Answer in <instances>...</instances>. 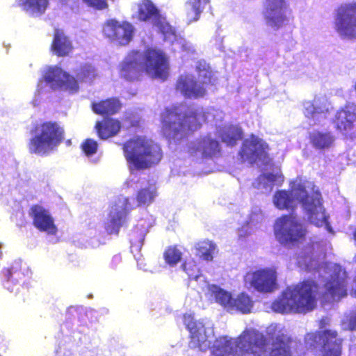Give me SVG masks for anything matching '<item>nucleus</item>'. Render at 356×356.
<instances>
[{"label": "nucleus", "instance_id": "1", "mask_svg": "<svg viewBox=\"0 0 356 356\" xmlns=\"http://www.w3.org/2000/svg\"><path fill=\"white\" fill-rule=\"evenodd\" d=\"M320 285L311 278L304 279L291 287H287L280 297L271 305L274 312L281 314H305L313 311L317 305Z\"/></svg>", "mask_w": 356, "mask_h": 356}, {"label": "nucleus", "instance_id": "2", "mask_svg": "<svg viewBox=\"0 0 356 356\" xmlns=\"http://www.w3.org/2000/svg\"><path fill=\"white\" fill-rule=\"evenodd\" d=\"M266 336L253 328L245 329L234 341L227 336L216 339L212 356H261L267 347Z\"/></svg>", "mask_w": 356, "mask_h": 356}, {"label": "nucleus", "instance_id": "3", "mask_svg": "<svg viewBox=\"0 0 356 356\" xmlns=\"http://www.w3.org/2000/svg\"><path fill=\"white\" fill-rule=\"evenodd\" d=\"M182 104L166 108L161 115V129L168 137H184L198 130L205 120V113L191 108L184 112Z\"/></svg>", "mask_w": 356, "mask_h": 356}, {"label": "nucleus", "instance_id": "4", "mask_svg": "<svg viewBox=\"0 0 356 356\" xmlns=\"http://www.w3.org/2000/svg\"><path fill=\"white\" fill-rule=\"evenodd\" d=\"M31 134L27 145L29 153L47 155L63 142L65 131L57 122L44 121L35 124Z\"/></svg>", "mask_w": 356, "mask_h": 356}, {"label": "nucleus", "instance_id": "5", "mask_svg": "<svg viewBox=\"0 0 356 356\" xmlns=\"http://www.w3.org/2000/svg\"><path fill=\"white\" fill-rule=\"evenodd\" d=\"M143 72L156 77V49L153 47L146 48L143 53L131 51L121 64L120 76L131 82L138 80Z\"/></svg>", "mask_w": 356, "mask_h": 356}, {"label": "nucleus", "instance_id": "6", "mask_svg": "<svg viewBox=\"0 0 356 356\" xmlns=\"http://www.w3.org/2000/svg\"><path fill=\"white\" fill-rule=\"evenodd\" d=\"M196 71L198 79L193 74L184 73L176 81V91L186 99L203 98L207 94V87L214 84L213 73L209 67L200 65L197 66Z\"/></svg>", "mask_w": 356, "mask_h": 356}, {"label": "nucleus", "instance_id": "7", "mask_svg": "<svg viewBox=\"0 0 356 356\" xmlns=\"http://www.w3.org/2000/svg\"><path fill=\"white\" fill-rule=\"evenodd\" d=\"M303 340L306 350L318 356H341L343 339L335 330L308 332Z\"/></svg>", "mask_w": 356, "mask_h": 356}, {"label": "nucleus", "instance_id": "8", "mask_svg": "<svg viewBox=\"0 0 356 356\" xmlns=\"http://www.w3.org/2000/svg\"><path fill=\"white\" fill-rule=\"evenodd\" d=\"M124 157L131 170H143L149 169L154 163L153 146L144 137L136 136L123 144Z\"/></svg>", "mask_w": 356, "mask_h": 356}, {"label": "nucleus", "instance_id": "9", "mask_svg": "<svg viewBox=\"0 0 356 356\" xmlns=\"http://www.w3.org/2000/svg\"><path fill=\"white\" fill-rule=\"evenodd\" d=\"M292 191L297 199L307 210L309 220L316 226L328 223V216L323 207L321 193L318 191H314L311 195L307 194L305 184L300 182L293 186Z\"/></svg>", "mask_w": 356, "mask_h": 356}, {"label": "nucleus", "instance_id": "10", "mask_svg": "<svg viewBox=\"0 0 356 356\" xmlns=\"http://www.w3.org/2000/svg\"><path fill=\"white\" fill-rule=\"evenodd\" d=\"M275 236L285 245H298L305 241L307 230L296 216L285 214L276 220Z\"/></svg>", "mask_w": 356, "mask_h": 356}, {"label": "nucleus", "instance_id": "11", "mask_svg": "<svg viewBox=\"0 0 356 356\" xmlns=\"http://www.w3.org/2000/svg\"><path fill=\"white\" fill-rule=\"evenodd\" d=\"M30 274L29 268L20 260L14 261L9 268H4L1 271V276L6 280L5 287L10 292H15L16 296L20 294L22 297L19 298L23 302L29 297V288L24 284L14 283L13 281L24 280Z\"/></svg>", "mask_w": 356, "mask_h": 356}, {"label": "nucleus", "instance_id": "12", "mask_svg": "<svg viewBox=\"0 0 356 356\" xmlns=\"http://www.w3.org/2000/svg\"><path fill=\"white\" fill-rule=\"evenodd\" d=\"M334 28L342 38L356 39V2L346 3L338 6Z\"/></svg>", "mask_w": 356, "mask_h": 356}, {"label": "nucleus", "instance_id": "13", "mask_svg": "<svg viewBox=\"0 0 356 356\" xmlns=\"http://www.w3.org/2000/svg\"><path fill=\"white\" fill-rule=\"evenodd\" d=\"M134 31V27L131 23L127 21L119 22L114 19L107 20L102 29L106 38L120 45L128 44L133 38Z\"/></svg>", "mask_w": 356, "mask_h": 356}, {"label": "nucleus", "instance_id": "14", "mask_svg": "<svg viewBox=\"0 0 356 356\" xmlns=\"http://www.w3.org/2000/svg\"><path fill=\"white\" fill-rule=\"evenodd\" d=\"M252 287L260 293H272L277 288V273L274 268H259L247 273Z\"/></svg>", "mask_w": 356, "mask_h": 356}, {"label": "nucleus", "instance_id": "15", "mask_svg": "<svg viewBox=\"0 0 356 356\" xmlns=\"http://www.w3.org/2000/svg\"><path fill=\"white\" fill-rule=\"evenodd\" d=\"M269 145L263 139L252 134L243 142L240 150L241 156L251 163L257 161H265L269 159Z\"/></svg>", "mask_w": 356, "mask_h": 356}, {"label": "nucleus", "instance_id": "16", "mask_svg": "<svg viewBox=\"0 0 356 356\" xmlns=\"http://www.w3.org/2000/svg\"><path fill=\"white\" fill-rule=\"evenodd\" d=\"M334 124L336 129L346 138H355L356 137V133L354 131L356 124V104L347 103L338 110L334 119Z\"/></svg>", "mask_w": 356, "mask_h": 356}, {"label": "nucleus", "instance_id": "17", "mask_svg": "<svg viewBox=\"0 0 356 356\" xmlns=\"http://www.w3.org/2000/svg\"><path fill=\"white\" fill-rule=\"evenodd\" d=\"M289 0H265L264 15L270 26L275 29L282 27L288 21L286 12Z\"/></svg>", "mask_w": 356, "mask_h": 356}, {"label": "nucleus", "instance_id": "18", "mask_svg": "<svg viewBox=\"0 0 356 356\" xmlns=\"http://www.w3.org/2000/svg\"><path fill=\"white\" fill-rule=\"evenodd\" d=\"M129 200L124 198L118 200L111 206L108 213V219L105 224L107 234L118 235L121 227L125 223L129 213L127 205Z\"/></svg>", "mask_w": 356, "mask_h": 356}, {"label": "nucleus", "instance_id": "19", "mask_svg": "<svg viewBox=\"0 0 356 356\" xmlns=\"http://www.w3.org/2000/svg\"><path fill=\"white\" fill-rule=\"evenodd\" d=\"M323 297L325 300H340L348 295V282L345 272L339 270L324 284Z\"/></svg>", "mask_w": 356, "mask_h": 356}, {"label": "nucleus", "instance_id": "20", "mask_svg": "<svg viewBox=\"0 0 356 356\" xmlns=\"http://www.w3.org/2000/svg\"><path fill=\"white\" fill-rule=\"evenodd\" d=\"M29 214L33 220V226L40 232H47L51 235H56L58 232L54 219L49 211L40 204L32 205Z\"/></svg>", "mask_w": 356, "mask_h": 356}, {"label": "nucleus", "instance_id": "21", "mask_svg": "<svg viewBox=\"0 0 356 356\" xmlns=\"http://www.w3.org/2000/svg\"><path fill=\"white\" fill-rule=\"evenodd\" d=\"M50 49L58 57L69 56L74 50V46L70 38L63 29L55 28Z\"/></svg>", "mask_w": 356, "mask_h": 356}, {"label": "nucleus", "instance_id": "22", "mask_svg": "<svg viewBox=\"0 0 356 356\" xmlns=\"http://www.w3.org/2000/svg\"><path fill=\"white\" fill-rule=\"evenodd\" d=\"M157 33L164 44L172 46L181 43L184 38L177 33L175 26L170 24L166 17L157 8Z\"/></svg>", "mask_w": 356, "mask_h": 356}, {"label": "nucleus", "instance_id": "23", "mask_svg": "<svg viewBox=\"0 0 356 356\" xmlns=\"http://www.w3.org/2000/svg\"><path fill=\"white\" fill-rule=\"evenodd\" d=\"M183 322L190 332L191 343L193 347H201L206 341L207 335L205 328L200 323L197 322L191 314L183 315Z\"/></svg>", "mask_w": 356, "mask_h": 356}, {"label": "nucleus", "instance_id": "24", "mask_svg": "<svg viewBox=\"0 0 356 356\" xmlns=\"http://www.w3.org/2000/svg\"><path fill=\"white\" fill-rule=\"evenodd\" d=\"M122 124L119 120L113 118H104L97 121L95 129L101 140H107L116 136L121 130Z\"/></svg>", "mask_w": 356, "mask_h": 356}, {"label": "nucleus", "instance_id": "25", "mask_svg": "<svg viewBox=\"0 0 356 356\" xmlns=\"http://www.w3.org/2000/svg\"><path fill=\"white\" fill-rule=\"evenodd\" d=\"M291 337L284 333H278L272 338L271 348L268 356H293Z\"/></svg>", "mask_w": 356, "mask_h": 356}, {"label": "nucleus", "instance_id": "26", "mask_svg": "<svg viewBox=\"0 0 356 356\" xmlns=\"http://www.w3.org/2000/svg\"><path fill=\"white\" fill-rule=\"evenodd\" d=\"M121 108L122 104L118 97H109L91 104L92 111L105 118L117 114Z\"/></svg>", "mask_w": 356, "mask_h": 356}, {"label": "nucleus", "instance_id": "27", "mask_svg": "<svg viewBox=\"0 0 356 356\" xmlns=\"http://www.w3.org/2000/svg\"><path fill=\"white\" fill-rule=\"evenodd\" d=\"M329 102L325 97H315L312 101L305 102L304 115L307 118H315L329 113Z\"/></svg>", "mask_w": 356, "mask_h": 356}, {"label": "nucleus", "instance_id": "28", "mask_svg": "<svg viewBox=\"0 0 356 356\" xmlns=\"http://www.w3.org/2000/svg\"><path fill=\"white\" fill-rule=\"evenodd\" d=\"M222 142L227 146L233 147L243 138V133L241 128L236 125H229L224 127L220 132Z\"/></svg>", "mask_w": 356, "mask_h": 356}, {"label": "nucleus", "instance_id": "29", "mask_svg": "<svg viewBox=\"0 0 356 356\" xmlns=\"http://www.w3.org/2000/svg\"><path fill=\"white\" fill-rule=\"evenodd\" d=\"M209 0H188L185 3V15L188 23L199 19L200 14Z\"/></svg>", "mask_w": 356, "mask_h": 356}, {"label": "nucleus", "instance_id": "30", "mask_svg": "<svg viewBox=\"0 0 356 356\" xmlns=\"http://www.w3.org/2000/svg\"><path fill=\"white\" fill-rule=\"evenodd\" d=\"M309 141L318 149H328L332 147L334 138L330 132L315 131L309 134Z\"/></svg>", "mask_w": 356, "mask_h": 356}, {"label": "nucleus", "instance_id": "31", "mask_svg": "<svg viewBox=\"0 0 356 356\" xmlns=\"http://www.w3.org/2000/svg\"><path fill=\"white\" fill-rule=\"evenodd\" d=\"M273 203L280 210L294 209V197L292 191L286 190L277 191L273 196Z\"/></svg>", "mask_w": 356, "mask_h": 356}, {"label": "nucleus", "instance_id": "32", "mask_svg": "<svg viewBox=\"0 0 356 356\" xmlns=\"http://www.w3.org/2000/svg\"><path fill=\"white\" fill-rule=\"evenodd\" d=\"M195 249L197 257L203 260L210 261L213 259L216 245L212 241L204 239L195 243Z\"/></svg>", "mask_w": 356, "mask_h": 356}, {"label": "nucleus", "instance_id": "33", "mask_svg": "<svg viewBox=\"0 0 356 356\" xmlns=\"http://www.w3.org/2000/svg\"><path fill=\"white\" fill-rule=\"evenodd\" d=\"M253 307V301L245 293H239L233 298L229 311H236L242 314H249Z\"/></svg>", "mask_w": 356, "mask_h": 356}, {"label": "nucleus", "instance_id": "34", "mask_svg": "<svg viewBox=\"0 0 356 356\" xmlns=\"http://www.w3.org/2000/svg\"><path fill=\"white\" fill-rule=\"evenodd\" d=\"M23 9L33 14H44L49 5V0H20Z\"/></svg>", "mask_w": 356, "mask_h": 356}, {"label": "nucleus", "instance_id": "35", "mask_svg": "<svg viewBox=\"0 0 356 356\" xmlns=\"http://www.w3.org/2000/svg\"><path fill=\"white\" fill-rule=\"evenodd\" d=\"M170 76L169 58L162 51L157 50V79L166 81Z\"/></svg>", "mask_w": 356, "mask_h": 356}, {"label": "nucleus", "instance_id": "36", "mask_svg": "<svg viewBox=\"0 0 356 356\" xmlns=\"http://www.w3.org/2000/svg\"><path fill=\"white\" fill-rule=\"evenodd\" d=\"M65 72L58 67L49 68L44 76V81L50 84L54 89L59 88L62 86V79Z\"/></svg>", "mask_w": 356, "mask_h": 356}, {"label": "nucleus", "instance_id": "37", "mask_svg": "<svg viewBox=\"0 0 356 356\" xmlns=\"http://www.w3.org/2000/svg\"><path fill=\"white\" fill-rule=\"evenodd\" d=\"M200 146L202 149V156L203 158H211L220 151L219 143L216 140L210 138H203Z\"/></svg>", "mask_w": 356, "mask_h": 356}, {"label": "nucleus", "instance_id": "38", "mask_svg": "<svg viewBox=\"0 0 356 356\" xmlns=\"http://www.w3.org/2000/svg\"><path fill=\"white\" fill-rule=\"evenodd\" d=\"M138 6L137 17L140 21H147L156 14V7L149 0H143Z\"/></svg>", "mask_w": 356, "mask_h": 356}, {"label": "nucleus", "instance_id": "39", "mask_svg": "<svg viewBox=\"0 0 356 356\" xmlns=\"http://www.w3.org/2000/svg\"><path fill=\"white\" fill-rule=\"evenodd\" d=\"M212 293L215 300L229 311L233 299L232 294L216 286H213Z\"/></svg>", "mask_w": 356, "mask_h": 356}, {"label": "nucleus", "instance_id": "40", "mask_svg": "<svg viewBox=\"0 0 356 356\" xmlns=\"http://www.w3.org/2000/svg\"><path fill=\"white\" fill-rule=\"evenodd\" d=\"M163 257L168 264L174 266L181 261L182 253L176 245L169 246L165 250Z\"/></svg>", "mask_w": 356, "mask_h": 356}, {"label": "nucleus", "instance_id": "41", "mask_svg": "<svg viewBox=\"0 0 356 356\" xmlns=\"http://www.w3.org/2000/svg\"><path fill=\"white\" fill-rule=\"evenodd\" d=\"M154 197V190L151 186L141 188L136 196L138 205L149 204L153 202Z\"/></svg>", "mask_w": 356, "mask_h": 356}, {"label": "nucleus", "instance_id": "42", "mask_svg": "<svg viewBox=\"0 0 356 356\" xmlns=\"http://www.w3.org/2000/svg\"><path fill=\"white\" fill-rule=\"evenodd\" d=\"M98 147V143L90 138L85 139L80 145L81 149L88 157L95 154L97 152Z\"/></svg>", "mask_w": 356, "mask_h": 356}, {"label": "nucleus", "instance_id": "43", "mask_svg": "<svg viewBox=\"0 0 356 356\" xmlns=\"http://www.w3.org/2000/svg\"><path fill=\"white\" fill-rule=\"evenodd\" d=\"M96 76L95 69L89 64H85L79 68L76 73L77 79L79 81H85L88 79H92Z\"/></svg>", "mask_w": 356, "mask_h": 356}, {"label": "nucleus", "instance_id": "44", "mask_svg": "<svg viewBox=\"0 0 356 356\" xmlns=\"http://www.w3.org/2000/svg\"><path fill=\"white\" fill-rule=\"evenodd\" d=\"M62 86L58 89H64L73 93L76 92L79 90V84L77 80L70 74L65 72L63 77L62 79Z\"/></svg>", "mask_w": 356, "mask_h": 356}, {"label": "nucleus", "instance_id": "45", "mask_svg": "<svg viewBox=\"0 0 356 356\" xmlns=\"http://www.w3.org/2000/svg\"><path fill=\"white\" fill-rule=\"evenodd\" d=\"M182 268L189 277L196 278L197 277L198 267L194 260L185 261L182 264Z\"/></svg>", "mask_w": 356, "mask_h": 356}, {"label": "nucleus", "instance_id": "46", "mask_svg": "<svg viewBox=\"0 0 356 356\" xmlns=\"http://www.w3.org/2000/svg\"><path fill=\"white\" fill-rule=\"evenodd\" d=\"M88 6L98 10H103L108 8L106 0H83Z\"/></svg>", "mask_w": 356, "mask_h": 356}, {"label": "nucleus", "instance_id": "47", "mask_svg": "<svg viewBox=\"0 0 356 356\" xmlns=\"http://www.w3.org/2000/svg\"><path fill=\"white\" fill-rule=\"evenodd\" d=\"M264 177L268 181L272 184L276 183L277 181L282 182L284 180L283 177L282 175H278L276 174H273L272 172L265 174Z\"/></svg>", "mask_w": 356, "mask_h": 356}, {"label": "nucleus", "instance_id": "48", "mask_svg": "<svg viewBox=\"0 0 356 356\" xmlns=\"http://www.w3.org/2000/svg\"><path fill=\"white\" fill-rule=\"evenodd\" d=\"M348 327L350 330H356V314L351 316L348 319Z\"/></svg>", "mask_w": 356, "mask_h": 356}, {"label": "nucleus", "instance_id": "49", "mask_svg": "<svg viewBox=\"0 0 356 356\" xmlns=\"http://www.w3.org/2000/svg\"><path fill=\"white\" fill-rule=\"evenodd\" d=\"M325 325H326V323H325V319H321L320 321V327L322 328V327H325Z\"/></svg>", "mask_w": 356, "mask_h": 356}, {"label": "nucleus", "instance_id": "50", "mask_svg": "<svg viewBox=\"0 0 356 356\" xmlns=\"http://www.w3.org/2000/svg\"><path fill=\"white\" fill-rule=\"evenodd\" d=\"M206 342H207V341H206L204 343H202V346H201L200 348H202L203 345H204V346H207V344H204ZM198 348H200V347H198Z\"/></svg>", "mask_w": 356, "mask_h": 356}]
</instances>
